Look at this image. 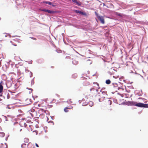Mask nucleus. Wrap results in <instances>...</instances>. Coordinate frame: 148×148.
<instances>
[{"label": "nucleus", "mask_w": 148, "mask_h": 148, "mask_svg": "<svg viewBox=\"0 0 148 148\" xmlns=\"http://www.w3.org/2000/svg\"><path fill=\"white\" fill-rule=\"evenodd\" d=\"M80 79L81 80H84L83 83L84 85L85 86H87L89 85V82L90 80L89 78L88 77L87 78L85 77H84L82 76L81 77Z\"/></svg>", "instance_id": "nucleus-1"}, {"label": "nucleus", "mask_w": 148, "mask_h": 148, "mask_svg": "<svg viewBox=\"0 0 148 148\" xmlns=\"http://www.w3.org/2000/svg\"><path fill=\"white\" fill-rule=\"evenodd\" d=\"M95 13L96 16L98 19L100 21L101 23L103 24H104L105 23V21L103 17L99 15L96 12Z\"/></svg>", "instance_id": "nucleus-2"}, {"label": "nucleus", "mask_w": 148, "mask_h": 148, "mask_svg": "<svg viewBox=\"0 0 148 148\" xmlns=\"http://www.w3.org/2000/svg\"><path fill=\"white\" fill-rule=\"evenodd\" d=\"M140 103H138L136 102L132 101L130 102V104L131 105L134 106L138 107H140Z\"/></svg>", "instance_id": "nucleus-3"}, {"label": "nucleus", "mask_w": 148, "mask_h": 148, "mask_svg": "<svg viewBox=\"0 0 148 148\" xmlns=\"http://www.w3.org/2000/svg\"><path fill=\"white\" fill-rule=\"evenodd\" d=\"M74 12L76 13H79L80 14L82 15H86V14L84 12H82L81 11L77 10H75Z\"/></svg>", "instance_id": "nucleus-4"}, {"label": "nucleus", "mask_w": 148, "mask_h": 148, "mask_svg": "<svg viewBox=\"0 0 148 148\" xmlns=\"http://www.w3.org/2000/svg\"><path fill=\"white\" fill-rule=\"evenodd\" d=\"M139 107H144L148 108V104H144L142 103H140Z\"/></svg>", "instance_id": "nucleus-5"}, {"label": "nucleus", "mask_w": 148, "mask_h": 148, "mask_svg": "<svg viewBox=\"0 0 148 148\" xmlns=\"http://www.w3.org/2000/svg\"><path fill=\"white\" fill-rule=\"evenodd\" d=\"M73 108V107L72 106L66 107L64 108V111L65 112H69V110H67V109H72Z\"/></svg>", "instance_id": "nucleus-6"}, {"label": "nucleus", "mask_w": 148, "mask_h": 148, "mask_svg": "<svg viewBox=\"0 0 148 148\" xmlns=\"http://www.w3.org/2000/svg\"><path fill=\"white\" fill-rule=\"evenodd\" d=\"M20 125L22 127H25L27 126V124L23 122V121H21L20 123Z\"/></svg>", "instance_id": "nucleus-7"}, {"label": "nucleus", "mask_w": 148, "mask_h": 148, "mask_svg": "<svg viewBox=\"0 0 148 148\" xmlns=\"http://www.w3.org/2000/svg\"><path fill=\"white\" fill-rule=\"evenodd\" d=\"M43 3H46V4H48L50 5H52L53 6H54V5H53V4L52 3L49 1H44L43 2Z\"/></svg>", "instance_id": "nucleus-8"}, {"label": "nucleus", "mask_w": 148, "mask_h": 148, "mask_svg": "<svg viewBox=\"0 0 148 148\" xmlns=\"http://www.w3.org/2000/svg\"><path fill=\"white\" fill-rule=\"evenodd\" d=\"M47 12L49 14H54L57 12L56 11H51L49 10H47Z\"/></svg>", "instance_id": "nucleus-9"}, {"label": "nucleus", "mask_w": 148, "mask_h": 148, "mask_svg": "<svg viewBox=\"0 0 148 148\" xmlns=\"http://www.w3.org/2000/svg\"><path fill=\"white\" fill-rule=\"evenodd\" d=\"M27 71L28 73L27 74V75L29 77H31L32 75V72L29 71Z\"/></svg>", "instance_id": "nucleus-10"}, {"label": "nucleus", "mask_w": 148, "mask_h": 148, "mask_svg": "<svg viewBox=\"0 0 148 148\" xmlns=\"http://www.w3.org/2000/svg\"><path fill=\"white\" fill-rule=\"evenodd\" d=\"M3 89V87L1 83H0V93H2Z\"/></svg>", "instance_id": "nucleus-11"}, {"label": "nucleus", "mask_w": 148, "mask_h": 148, "mask_svg": "<svg viewBox=\"0 0 148 148\" xmlns=\"http://www.w3.org/2000/svg\"><path fill=\"white\" fill-rule=\"evenodd\" d=\"M112 103V101L110 100H108L106 101V103L107 104L110 105Z\"/></svg>", "instance_id": "nucleus-12"}, {"label": "nucleus", "mask_w": 148, "mask_h": 148, "mask_svg": "<svg viewBox=\"0 0 148 148\" xmlns=\"http://www.w3.org/2000/svg\"><path fill=\"white\" fill-rule=\"evenodd\" d=\"M32 144L31 143H28L27 147L28 148H32Z\"/></svg>", "instance_id": "nucleus-13"}, {"label": "nucleus", "mask_w": 148, "mask_h": 148, "mask_svg": "<svg viewBox=\"0 0 148 148\" xmlns=\"http://www.w3.org/2000/svg\"><path fill=\"white\" fill-rule=\"evenodd\" d=\"M29 141V140L28 138H25L24 139V142L25 143H27Z\"/></svg>", "instance_id": "nucleus-14"}, {"label": "nucleus", "mask_w": 148, "mask_h": 148, "mask_svg": "<svg viewBox=\"0 0 148 148\" xmlns=\"http://www.w3.org/2000/svg\"><path fill=\"white\" fill-rule=\"evenodd\" d=\"M111 82L109 79H108L106 80V83L107 84H110Z\"/></svg>", "instance_id": "nucleus-15"}, {"label": "nucleus", "mask_w": 148, "mask_h": 148, "mask_svg": "<svg viewBox=\"0 0 148 148\" xmlns=\"http://www.w3.org/2000/svg\"><path fill=\"white\" fill-rule=\"evenodd\" d=\"M116 14L117 16L120 17H122L123 16V14H121L120 13H116Z\"/></svg>", "instance_id": "nucleus-16"}, {"label": "nucleus", "mask_w": 148, "mask_h": 148, "mask_svg": "<svg viewBox=\"0 0 148 148\" xmlns=\"http://www.w3.org/2000/svg\"><path fill=\"white\" fill-rule=\"evenodd\" d=\"M39 10L41 11H44V12H47V10L45 9H39Z\"/></svg>", "instance_id": "nucleus-17"}, {"label": "nucleus", "mask_w": 148, "mask_h": 148, "mask_svg": "<svg viewBox=\"0 0 148 148\" xmlns=\"http://www.w3.org/2000/svg\"><path fill=\"white\" fill-rule=\"evenodd\" d=\"M26 145V144L25 143H23L21 145V147H25V146Z\"/></svg>", "instance_id": "nucleus-18"}, {"label": "nucleus", "mask_w": 148, "mask_h": 148, "mask_svg": "<svg viewBox=\"0 0 148 148\" xmlns=\"http://www.w3.org/2000/svg\"><path fill=\"white\" fill-rule=\"evenodd\" d=\"M113 85L114 87H117V84L116 83H113Z\"/></svg>", "instance_id": "nucleus-19"}, {"label": "nucleus", "mask_w": 148, "mask_h": 148, "mask_svg": "<svg viewBox=\"0 0 148 148\" xmlns=\"http://www.w3.org/2000/svg\"><path fill=\"white\" fill-rule=\"evenodd\" d=\"M7 98L9 99L10 98V96L9 94L8 93L7 96Z\"/></svg>", "instance_id": "nucleus-20"}, {"label": "nucleus", "mask_w": 148, "mask_h": 148, "mask_svg": "<svg viewBox=\"0 0 148 148\" xmlns=\"http://www.w3.org/2000/svg\"><path fill=\"white\" fill-rule=\"evenodd\" d=\"M35 145L36 147H39L37 143H36Z\"/></svg>", "instance_id": "nucleus-21"}, {"label": "nucleus", "mask_w": 148, "mask_h": 148, "mask_svg": "<svg viewBox=\"0 0 148 148\" xmlns=\"http://www.w3.org/2000/svg\"><path fill=\"white\" fill-rule=\"evenodd\" d=\"M32 38L33 39V40H36V38Z\"/></svg>", "instance_id": "nucleus-22"}, {"label": "nucleus", "mask_w": 148, "mask_h": 148, "mask_svg": "<svg viewBox=\"0 0 148 148\" xmlns=\"http://www.w3.org/2000/svg\"><path fill=\"white\" fill-rule=\"evenodd\" d=\"M96 84H97V86L98 87L99 86V84L97 83H96Z\"/></svg>", "instance_id": "nucleus-23"}, {"label": "nucleus", "mask_w": 148, "mask_h": 148, "mask_svg": "<svg viewBox=\"0 0 148 148\" xmlns=\"http://www.w3.org/2000/svg\"><path fill=\"white\" fill-rule=\"evenodd\" d=\"M94 89L93 88H91V89H90V90L91 91L92 90H93Z\"/></svg>", "instance_id": "nucleus-24"}, {"label": "nucleus", "mask_w": 148, "mask_h": 148, "mask_svg": "<svg viewBox=\"0 0 148 148\" xmlns=\"http://www.w3.org/2000/svg\"><path fill=\"white\" fill-rule=\"evenodd\" d=\"M101 99H99V101L100 102L101 101Z\"/></svg>", "instance_id": "nucleus-25"}, {"label": "nucleus", "mask_w": 148, "mask_h": 148, "mask_svg": "<svg viewBox=\"0 0 148 148\" xmlns=\"http://www.w3.org/2000/svg\"><path fill=\"white\" fill-rule=\"evenodd\" d=\"M14 45L15 46H16V45Z\"/></svg>", "instance_id": "nucleus-26"}, {"label": "nucleus", "mask_w": 148, "mask_h": 148, "mask_svg": "<svg viewBox=\"0 0 148 148\" xmlns=\"http://www.w3.org/2000/svg\"><path fill=\"white\" fill-rule=\"evenodd\" d=\"M41 110H43V109H41Z\"/></svg>", "instance_id": "nucleus-27"}, {"label": "nucleus", "mask_w": 148, "mask_h": 148, "mask_svg": "<svg viewBox=\"0 0 148 148\" xmlns=\"http://www.w3.org/2000/svg\"><path fill=\"white\" fill-rule=\"evenodd\" d=\"M1 18L0 17V20H1Z\"/></svg>", "instance_id": "nucleus-28"}]
</instances>
